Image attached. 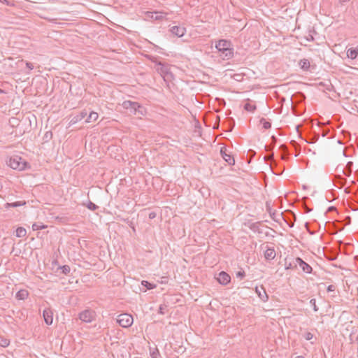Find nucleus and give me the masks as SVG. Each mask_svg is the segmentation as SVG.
Listing matches in <instances>:
<instances>
[{
	"instance_id": "nucleus-1",
	"label": "nucleus",
	"mask_w": 358,
	"mask_h": 358,
	"mask_svg": "<svg viewBox=\"0 0 358 358\" xmlns=\"http://www.w3.org/2000/svg\"><path fill=\"white\" fill-rule=\"evenodd\" d=\"M230 41L219 40L215 44V48L220 53V57L224 60H228L234 56V48Z\"/></svg>"
},
{
	"instance_id": "nucleus-2",
	"label": "nucleus",
	"mask_w": 358,
	"mask_h": 358,
	"mask_svg": "<svg viewBox=\"0 0 358 358\" xmlns=\"http://www.w3.org/2000/svg\"><path fill=\"white\" fill-rule=\"evenodd\" d=\"M8 165L13 169L19 171H24L31 169L30 164L18 155H14L13 157H11L8 162Z\"/></svg>"
},
{
	"instance_id": "nucleus-3",
	"label": "nucleus",
	"mask_w": 358,
	"mask_h": 358,
	"mask_svg": "<svg viewBox=\"0 0 358 358\" xmlns=\"http://www.w3.org/2000/svg\"><path fill=\"white\" fill-rule=\"evenodd\" d=\"M122 107L127 110H129L130 113L134 115H143L145 109L139 103L127 100L123 101Z\"/></svg>"
},
{
	"instance_id": "nucleus-4",
	"label": "nucleus",
	"mask_w": 358,
	"mask_h": 358,
	"mask_svg": "<svg viewBox=\"0 0 358 358\" xmlns=\"http://www.w3.org/2000/svg\"><path fill=\"white\" fill-rule=\"evenodd\" d=\"M117 323H118L123 328L130 327L134 322L133 316L128 313H122L117 315L116 319Z\"/></svg>"
},
{
	"instance_id": "nucleus-5",
	"label": "nucleus",
	"mask_w": 358,
	"mask_h": 358,
	"mask_svg": "<svg viewBox=\"0 0 358 358\" xmlns=\"http://www.w3.org/2000/svg\"><path fill=\"white\" fill-rule=\"evenodd\" d=\"M147 58L152 62L155 63L157 65L156 70L162 74H168L169 73V68L168 64L157 61V58L152 55H147Z\"/></svg>"
},
{
	"instance_id": "nucleus-6",
	"label": "nucleus",
	"mask_w": 358,
	"mask_h": 358,
	"mask_svg": "<svg viewBox=\"0 0 358 358\" xmlns=\"http://www.w3.org/2000/svg\"><path fill=\"white\" fill-rule=\"evenodd\" d=\"M294 263L295 264L299 265L300 268L306 273H311L313 268L312 267L303 261L301 257H296L294 259Z\"/></svg>"
},
{
	"instance_id": "nucleus-7",
	"label": "nucleus",
	"mask_w": 358,
	"mask_h": 358,
	"mask_svg": "<svg viewBox=\"0 0 358 358\" xmlns=\"http://www.w3.org/2000/svg\"><path fill=\"white\" fill-rule=\"evenodd\" d=\"M79 318L83 322H91L94 319V313L90 310H85L79 314Z\"/></svg>"
},
{
	"instance_id": "nucleus-8",
	"label": "nucleus",
	"mask_w": 358,
	"mask_h": 358,
	"mask_svg": "<svg viewBox=\"0 0 358 358\" xmlns=\"http://www.w3.org/2000/svg\"><path fill=\"white\" fill-rule=\"evenodd\" d=\"M216 279L220 284L227 285L231 281V276L227 272L221 271Z\"/></svg>"
},
{
	"instance_id": "nucleus-9",
	"label": "nucleus",
	"mask_w": 358,
	"mask_h": 358,
	"mask_svg": "<svg viewBox=\"0 0 358 358\" xmlns=\"http://www.w3.org/2000/svg\"><path fill=\"white\" fill-rule=\"evenodd\" d=\"M171 34L178 37H182L186 32V29L183 26L175 25L170 28Z\"/></svg>"
},
{
	"instance_id": "nucleus-10",
	"label": "nucleus",
	"mask_w": 358,
	"mask_h": 358,
	"mask_svg": "<svg viewBox=\"0 0 358 358\" xmlns=\"http://www.w3.org/2000/svg\"><path fill=\"white\" fill-rule=\"evenodd\" d=\"M227 150L226 147H222L220 148V154L222 158L229 164V165H233L235 163L234 157L227 152Z\"/></svg>"
},
{
	"instance_id": "nucleus-11",
	"label": "nucleus",
	"mask_w": 358,
	"mask_h": 358,
	"mask_svg": "<svg viewBox=\"0 0 358 358\" xmlns=\"http://www.w3.org/2000/svg\"><path fill=\"white\" fill-rule=\"evenodd\" d=\"M43 317L47 325H51L53 322V313L50 308H45L43 311Z\"/></svg>"
},
{
	"instance_id": "nucleus-12",
	"label": "nucleus",
	"mask_w": 358,
	"mask_h": 358,
	"mask_svg": "<svg viewBox=\"0 0 358 358\" xmlns=\"http://www.w3.org/2000/svg\"><path fill=\"white\" fill-rule=\"evenodd\" d=\"M255 292L262 301L266 302L268 301V296L266 292L265 288L263 287V285H262L260 287H256Z\"/></svg>"
},
{
	"instance_id": "nucleus-13",
	"label": "nucleus",
	"mask_w": 358,
	"mask_h": 358,
	"mask_svg": "<svg viewBox=\"0 0 358 358\" xmlns=\"http://www.w3.org/2000/svg\"><path fill=\"white\" fill-rule=\"evenodd\" d=\"M276 253L274 248L266 247V250L264 252V258L266 260H273L275 257Z\"/></svg>"
},
{
	"instance_id": "nucleus-14",
	"label": "nucleus",
	"mask_w": 358,
	"mask_h": 358,
	"mask_svg": "<svg viewBox=\"0 0 358 358\" xmlns=\"http://www.w3.org/2000/svg\"><path fill=\"white\" fill-rule=\"evenodd\" d=\"M279 150L281 152V157L283 160H287L289 159V150L286 145L282 144L279 147Z\"/></svg>"
},
{
	"instance_id": "nucleus-15",
	"label": "nucleus",
	"mask_w": 358,
	"mask_h": 358,
	"mask_svg": "<svg viewBox=\"0 0 358 358\" xmlns=\"http://www.w3.org/2000/svg\"><path fill=\"white\" fill-rule=\"evenodd\" d=\"M299 65L300 66L301 69L304 71H309L310 68L311 67L310 62L308 59H301L299 62Z\"/></svg>"
},
{
	"instance_id": "nucleus-16",
	"label": "nucleus",
	"mask_w": 358,
	"mask_h": 358,
	"mask_svg": "<svg viewBox=\"0 0 358 358\" xmlns=\"http://www.w3.org/2000/svg\"><path fill=\"white\" fill-rule=\"evenodd\" d=\"M26 203L27 202L25 201H19L13 203H6L4 204V208L6 209H8L10 208H17L20 206H23L26 205Z\"/></svg>"
},
{
	"instance_id": "nucleus-17",
	"label": "nucleus",
	"mask_w": 358,
	"mask_h": 358,
	"mask_svg": "<svg viewBox=\"0 0 358 358\" xmlns=\"http://www.w3.org/2000/svg\"><path fill=\"white\" fill-rule=\"evenodd\" d=\"M347 56L351 59H355L358 56L357 48H351L347 50Z\"/></svg>"
},
{
	"instance_id": "nucleus-18",
	"label": "nucleus",
	"mask_w": 358,
	"mask_h": 358,
	"mask_svg": "<svg viewBox=\"0 0 358 358\" xmlns=\"http://www.w3.org/2000/svg\"><path fill=\"white\" fill-rule=\"evenodd\" d=\"M261 224H262V223L260 222L251 223L249 225V228H250V229H251L252 231H253L255 232H258L259 234H262V231L260 229Z\"/></svg>"
},
{
	"instance_id": "nucleus-19",
	"label": "nucleus",
	"mask_w": 358,
	"mask_h": 358,
	"mask_svg": "<svg viewBox=\"0 0 358 358\" xmlns=\"http://www.w3.org/2000/svg\"><path fill=\"white\" fill-rule=\"evenodd\" d=\"M29 293L25 289H20L16 293L15 297L19 300H24L28 297Z\"/></svg>"
},
{
	"instance_id": "nucleus-20",
	"label": "nucleus",
	"mask_w": 358,
	"mask_h": 358,
	"mask_svg": "<svg viewBox=\"0 0 358 358\" xmlns=\"http://www.w3.org/2000/svg\"><path fill=\"white\" fill-rule=\"evenodd\" d=\"M352 166H353V162H348L347 163L345 168L343 170L344 175H345L346 176H350L352 171Z\"/></svg>"
},
{
	"instance_id": "nucleus-21",
	"label": "nucleus",
	"mask_w": 358,
	"mask_h": 358,
	"mask_svg": "<svg viewBox=\"0 0 358 358\" xmlns=\"http://www.w3.org/2000/svg\"><path fill=\"white\" fill-rule=\"evenodd\" d=\"M16 236L19 238L24 237L27 235V231L24 227H19L16 229Z\"/></svg>"
},
{
	"instance_id": "nucleus-22",
	"label": "nucleus",
	"mask_w": 358,
	"mask_h": 358,
	"mask_svg": "<svg viewBox=\"0 0 358 358\" xmlns=\"http://www.w3.org/2000/svg\"><path fill=\"white\" fill-rule=\"evenodd\" d=\"M99 117V115L96 112H91L89 115L87 116V118L86 119V122H92L97 120Z\"/></svg>"
},
{
	"instance_id": "nucleus-23",
	"label": "nucleus",
	"mask_w": 358,
	"mask_h": 358,
	"mask_svg": "<svg viewBox=\"0 0 358 358\" xmlns=\"http://www.w3.org/2000/svg\"><path fill=\"white\" fill-rule=\"evenodd\" d=\"M141 285L146 288V289H152L156 287V285L151 283L147 280H142Z\"/></svg>"
},
{
	"instance_id": "nucleus-24",
	"label": "nucleus",
	"mask_w": 358,
	"mask_h": 358,
	"mask_svg": "<svg viewBox=\"0 0 358 358\" xmlns=\"http://www.w3.org/2000/svg\"><path fill=\"white\" fill-rule=\"evenodd\" d=\"M260 123L262 124L263 128L268 129L271 127V122L262 117L260 119Z\"/></svg>"
},
{
	"instance_id": "nucleus-25",
	"label": "nucleus",
	"mask_w": 358,
	"mask_h": 358,
	"mask_svg": "<svg viewBox=\"0 0 358 358\" xmlns=\"http://www.w3.org/2000/svg\"><path fill=\"white\" fill-rule=\"evenodd\" d=\"M293 98L296 99L299 101L301 102L305 100L306 96L303 92H298L295 93L293 96Z\"/></svg>"
},
{
	"instance_id": "nucleus-26",
	"label": "nucleus",
	"mask_w": 358,
	"mask_h": 358,
	"mask_svg": "<svg viewBox=\"0 0 358 358\" xmlns=\"http://www.w3.org/2000/svg\"><path fill=\"white\" fill-rule=\"evenodd\" d=\"M52 138V132L51 131H48L45 133L43 137V143H48L50 141Z\"/></svg>"
},
{
	"instance_id": "nucleus-27",
	"label": "nucleus",
	"mask_w": 358,
	"mask_h": 358,
	"mask_svg": "<svg viewBox=\"0 0 358 358\" xmlns=\"http://www.w3.org/2000/svg\"><path fill=\"white\" fill-rule=\"evenodd\" d=\"M58 270H61V273L64 275H68L70 273L71 268L69 265L61 266L58 268Z\"/></svg>"
},
{
	"instance_id": "nucleus-28",
	"label": "nucleus",
	"mask_w": 358,
	"mask_h": 358,
	"mask_svg": "<svg viewBox=\"0 0 358 358\" xmlns=\"http://www.w3.org/2000/svg\"><path fill=\"white\" fill-rule=\"evenodd\" d=\"M47 226L45 224H43L42 223H34L32 225V229L34 231H38L40 229H43L46 228Z\"/></svg>"
},
{
	"instance_id": "nucleus-29",
	"label": "nucleus",
	"mask_w": 358,
	"mask_h": 358,
	"mask_svg": "<svg viewBox=\"0 0 358 358\" xmlns=\"http://www.w3.org/2000/svg\"><path fill=\"white\" fill-rule=\"evenodd\" d=\"M9 344H10V341L8 338L0 336V345L1 347L6 348V347L8 346Z\"/></svg>"
},
{
	"instance_id": "nucleus-30",
	"label": "nucleus",
	"mask_w": 358,
	"mask_h": 358,
	"mask_svg": "<svg viewBox=\"0 0 358 358\" xmlns=\"http://www.w3.org/2000/svg\"><path fill=\"white\" fill-rule=\"evenodd\" d=\"M257 107L255 105H252L250 103H246L244 105V109L249 112H253L256 110Z\"/></svg>"
},
{
	"instance_id": "nucleus-31",
	"label": "nucleus",
	"mask_w": 358,
	"mask_h": 358,
	"mask_svg": "<svg viewBox=\"0 0 358 358\" xmlns=\"http://www.w3.org/2000/svg\"><path fill=\"white\" fill-rule=\"evenodd\" d=\"M86 207L90 210H96V209L99 208V206H96L95 203H94L93 202H92L91 201H87V203L86 204Z\"/></svg>"
},
{
	"instance_id": "nucleus-32",
	"label": "nucleus",
	"mask_w": 358,
	"mask_h": 358,
	"mask_svg": "<svg viewBox=\"0 0 358 358\" xmlns=\"http://www.w3.org/2000/svg\"><path fill=\"white\" fill-rule=\"evenodd\" d=\"M166 310H167V306L165 304H162V305H160V306L159 308L158 313H159L161 315H164L166 313Z\"/></svg>"
},
{
	"instance_id": "nucleus-33",
	"label": "nucleus",
	"mask_w": 358,
	"mask_h": 358,
	"mask_svg": "<svg viewBox=\"0 0 358 358\" xmlns=\"http://www.w3.org/2000/svg\"><path fill=\"white\" fill-rule=\"evenodd\" d=\"M297 265L295 264V263H294V261L292 262H289V264L287 263V262H285V269L286 270H288V269H294L295 268H296Z\"/></svg>"
},
{
	"instance_id": "nucleus-34",
	"label": "nucleus",
	"mask_w": 358,
	"mask_h": 358,
	"mask_svg": "<svg viewBox=\"0 0 358 358\" xmlns=\"http://www.w3.org/2000/svg\"><path fill=\"white\" fill-rule=\"evenodd\" d=\"M310 304L313 306V310L315 312H317L319 308L316 305V300L315 299H312L310 301Z\"/></svg>"
},
{
	"instance_id": "nucleus-35",
	"label": "nucleus",
	"mask_w": 358,
	"mask_h": 358,
	"mask_svg": "<svg viewBox=\"0 0 358 358\" xmlns=\"http://www.w3.org/2000/svg\"><path fill=\"white\" fill-rule=\"evenodd\" d=\"M236 278H240L241 280L245 278V273L243 270L238 271V272H236Z\"/></svg>"
},
{
	"instance_id": "nucleus-36",
	"label": "nucleus",
	"mask_w": 358,
	"mask_h": 358,
	"mask_svg": "<svg viewBox=\"0 0 358 358\" xmlns=\"http://www.w3.org/2000/svg\"><path fill=\"white\" fill-rule=\"evenodd\" d=\"M312 33H316V31L313 29V30H310L309 31V34L308 35L306 36V39L309 41H314V38H313V36L312 34Z\"/></svg>"
},
{
	"instance_id": "nucleus-37",
	"label": "nucleus",
	"mask_w": 358,
	"mask_h": 358,
	"mask_svg": "<svg viewBox=\"0 0 358 358\" xmlns=\"http://www.w3.org/2000/svg\"><path fill=\"white\" fill-rule=\"evenodd\" d=\"M80 118L78 115L74 116L70 121V124H73L78 122V121H80Z\"/></svg>"
},
{
	"instance_id": "nucleus-38",
	"label": "nucleus",
	"mask_w": 358,
	"mask_h": 358,
	"mask_svg": "<svg viewBox=\"0 0 358 358\" xmlns=\"http://www.w3.org/2000/svg\"><path fill=\"white\" fill-rule=\"evenodd\" d=\"M304 338H306V340L310 341L313 338V334L310 332H306L304 334Z\"/></svg>"
},
{
	"instance_id": "nucleus-39",
	"label": "nucleus",
	"mask_w": 358,
	"mask_h": 358,
	"mask_svg": "<svg viewBox=\"0 0 358 358\" xmlns=\"http://www.w3.org/2000/svg\"><path fill=\"white\" fill-rule=\"evenodd\" d=\"M319 138V136L317 134H315L313 139L306 140L308 143H313Z\"/></svg>"
},
{
	"instance_id": "nucleus-40",
	"label": "nucleus",
	"mask_w": 358,
	"mask_h": 358,
	"mask_svg": "<svg viewBox=\"0 0 358 358\" xmlns=\"http://www.w3.org/2000/svg\"><path fill=\"white\" fill-rule=\"evenodd\" d=\"M336 289V286L333 285H330L327 287V292H334Z\"/></svg>"
},
{
	"instance_id": "nucleus-41",
	"label": "nucleus",
	"mask_w": 358,
	"mask_h": 358,
	"mask_svg": "<svg viewBox=\"0 0 358 358\" xmlns=\"http://www.w3.org/2000/svg\"><path fill=\"white\" fill-rule=\"evenodd\" d=\"M159 355V352L157 349L155 351L151 353L152 358H157V356Z\"/></svg>"
},
{
	"instance_id": "nucleus-42",
	"label": "nucleus",
	"mask_w": 358,
	"mask_h": 358,
	"mask_svg": "<svg viewBox=\"0 0 358 358\" xmlns=\"http://www.w3.org/2000/svg\"><path fill=\"white\" fill-rule=\"evenodd\" d=\"M156 216H157V213H156L155 212H153V211H152V212H150V213H149V215H148V217H149V219H150V220H152V219L155 218V217H156Z\"/></svg>"
},
{
	"instance_id": "nucleus-43",
	"label": "nucleus",
	"mask_w": 358,
	"mask_h": 358,
	"mask_svg": "<svg viewBox=\"0 0 358 358\" xmlns=\"http://www.w3.org/2000/svg\"><path fill=\"white\" fill-rule=\"evenodd\" d=\"M87 115V113L85 112V111H82L78 115L80 118V120H83V118H85Z\"/></svg>"
},
{
	"instance_id": "nucleus-44",
	"label": "nucleus",
	"mask_w": 358,
	"mask_h": 358,
	"mask_svg": "<svg viewBox=\"0 0 358 358\" xmlns=\"http://www.w3.org/2000/svg\"><path fill=\"white\" fill-rule=\"evenodd\" d=\"M26 66L29 69L32 70L34 69V65L32 63L29 62H26Z\"/></svg>"
},
{
	"instance_id": "nucleus-45",
	"label": "nucleus",
	"mask_w": 358,
	"mask_h": 358,
	"mask_svg": "<svg viewBox=\"0 0 358 358\" xmlns=\"http://www.w3.org/2000/svg\"><path fill=\"white\" fill-rule=\"evenodd\" d=\"M268 213H269V214H270L271 217L273 220H275V212H273V213H272V212L270 210V209H268Z\"/></svg>"
},
{
	"instance_id": "nucleus-46",
	"label": "nucleus",
	"mask_w": 358,
	"mask_h": 358,
	"mask_svg": "<svg viewBox=\"0 0 358 358\" xmlns=\"http://www.w3.org/2000/svg\"><path fill=\"white\" fill-rule=\"evenodd\" d=\"M290 144L294 147H296L298 145L297 143L294 140L291 141Z\"/></svg>"
},
{
	"instance_id": "nucleus-47",
	"label": "nucleus",
	"mask_w": 358,
	"mask_h": 358,
	"mask_svg": "<svg viewBox=\"0 0 358 358\" xmlns=\"http://www.w3.org/2000/svg\"><path fill=\"white\" fill-rule=\"evenodd\" d=\"M271 138H272V140H273V143H275V141H277V138H276L275 136H273L271 137ZM274 145H275V144H273V147H274Z\"/></svg>"
},
{
	"instance_id": "nucleus-48",
	"label": "nucleus",
	"mask_w": 358,
	"mask_h": 358,
	"mask_svg": "<svg viewBox=\"0 0 358 358\" xmlns=\"http://www.w3.org/2000/svg\"><path fill=\"white\" fill-rule=\"evenodd\" d=\"M289 225V227H294V223L291 222H289V221H286Z\"/></svg>"
},
{
	"instance_id": "nucleus-49",
	"label": "nucleus",
	"mask_w": 358,
	"mask_h": 358,
	"mask_svg": "<svg viewBox=\"0 0 358 358\" xmlns=\"http://www.w3.org/2000/svg\"><path fill=\"white\" fill-rule=\"evenodd\" d=\"M289 212L292 215V216L294 217V220H296V215L292 211H291V210Z\"/></svg>"
},
{
	"instance_id": "nucleus-50",
	"label": "nucleus",
	"mask_w": 358,
	"mask_h": 358,
	"mask_svg": "<svg viewBox=\"0 0 358 358\" xmlns=\"http://www.w3.org/2000/svg\"><path fill=\"white\" fill-rule=\"evenodd\" d=\"M335 208L334 206H331L328 208V210L330 211V210H332L333 209H334Z\"/></svg>"
},
{
	"instance_id": "nucleus-51",
	"label": "nucleus",
	"mask_w": 358,
	"mask_h": 358,
	"mask_svg": "<svg viewBox=\"0 0 358 358\" xmlns=\"http://www.w3.org/2000/svg\"><path fill=\"white\" fill-rule=\"evenodd\" d=\"M273 157V152H272V153L271 154V155L269 156V158H272Z\"/></svg>"
},
{
	"instance_id": "nucleus-52",
	"label": "nucleus",
	"mask_w": 358,
	"mask_h": 358,
	"mask_svg": "<svg viewBox=\"0 0 358 358\" xmlns=\"http://www.w3.org/2000/svg\"><path fill=\"white\" fill-rule=\"evenodd\" d=\"M295 358H304L303 356H297Z\"/></svg>"
},
{
	"instance_id": "nucleus-53",
	"label": "nucleus",
	"mask_w": 358,
	"mask_h": 358,
	"mask_svg": "<svg viewBox=\"0 0 358 358\" xmlns=\"http://www.w3.org/2000/svg\"><path fill=\"white\" fill-rule=\"evenodd\" d=\"M0 1L3 3V2H7V0H0Z\"/></svg>"
},
{
	"instance_id": "nucleus-54",
	"label": "nucleus",
	"mask_w": 358,
	"mask_h": 358,
	"mask_svg": "<svg viewBox=\"0 0 358 358\" xmlns=\"http://www.w3.org/2000/svg\"><path fill=\"white\" fill-rule=\"evenodd\" d=\"M343 2H347V1H349L350 0H341Z\"/></svg>"
},
{
	"instance_id": "nucleus-55",
	"label": "nucleus",
	"mask_w": 358,
	"mask_h": 358,
	"mask_svg": "<svg viewBox=\"0 0 358 358\" xmlns=\"http://www.w3.org/2000/svg\"><path fill=\"white\" fill-rule=\"evenodd\" d=\"M299 126H296L297 131H299Z\"/></svg>"
},
{
	"instance_id": "nucleus-56",
	"label": "nucleus",
	"mask_w": 358,
	"mask_h": 358,
	"mask_svg": "<svg viewBox=\"0 0 358 358\" xmlns=\"http://www.w3.org/2000/svg\"><path fill=\"white\" fill-rule=\"evenodd\" d=\"M3 92V90L1 89H0V93H1Z\"/></svg>"
},
{
	"instance_id": "nucleus-57",
	"label": "nucleus",
	"mask_w": 358,
	"mask_h": 358,
	"mask_svg": "<svg viewBox=\"0 0 358 358\" xmlns=\"http://www.w3.org/2000/svg\"><path fill=\"white\" fill-rule=\"evenodd\" d=\"M355 48H357V52H358V45Z\"/></svg>"
},
{
	"instance_id": "nucleus-58",
	"label": "nucleus",
	"mask_w": 358,
	"mask_h": 358,
	"mask_svg": "<svg viewBox=\"0 0 358 358\" xmlns=\"http://www.w3.org/2000/svg\"><path fill=\"white\" fill-rule=\"evenodd\" d=\"M349 358H352V357H349Z\"/></svg>"
}]
</instances>
